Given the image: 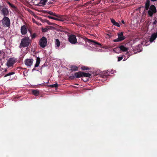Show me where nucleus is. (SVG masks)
<instances>
[{"label": "nucleus", "mask_w": 157, "mask_h": 157, "mask_svg": "<svg viewBox=\"0 0 157 157\" xmlns=\"http://www.w3.org/2000/svg\"><path fill=\"white\" fill-rule=\"evenodd\" d=\"M31 42L29 37H25L21 39L19 47L20 48L28 47L31 44Z\"/></svg>", "instance_id": "f257e3e1"}, {"label": "nucleus", "mask_w": 157, "mask_h": 157, "mask_svg": "<svg viewBox=\"0 0 157 157\" xmlns=\"http://www.w3.org/2000/svg\"><path fill=\"white\" fill-rule=\"evenodd\" d=\"M77 37L81 38L83 40H84L85 42H88L89 43H91L92 44L96 45V47L101 46V44L97 42L94 40L88 39L86 37L83 36L81 34H77Z\"/></svg>", "instance_id": "f03ea898"}, {"label": "nucleus", "mask_w": 157, "mask_h": 157, "mask_svg": "<svg viewBox=\"0 0 157 157\" xmlns=\"http://www.w3.org/2000/svg\"><path fill=\"white\" fill-rule=\"evenodd\" d=\"M68 41L72 44H75L77 43V39L76 36L73 34L68 35Z\"/></svg>", "instance_id": "7ed1b4c3"}, {"label": "nucleus", "mask_w": 157, "mask_h": 157, "mask_svg": "<svg viewBox=\"0 0 157 157\" xmlns=\"http://www.w3.org/2000/svg\"><path fill=\"white\" fill-rule=\"evenodd\" d=\"M2 23L3 26L9 27L10 25V20L8 17L4 16L2 20Z\"/></svg>", "instance_id": "20e7f679"}, {"label": "nucleus", "mask_w": 157, "mask_h": 157, "mask_svg": "<svg viewBox=\"0 0 157 157\" xmlns=\"http://www.w3.org/2000/svg\"><path fill=\"white\" fill-rule=\"evenodd\" d=\"M118 38L113 40L114 42H119L125 39V37L124 36L123 33L122 32H119L117 34Z\"/></svg>", "instance_id": "39448f33"}, {"label": "nucleus", "mask_w": 157, "mask_h": 157, "mask_svg": "<svg viewBox=\"0 0 157 157\" xmlns=\"http://www.w3.org/2000/svg\"><path fill=\"white\" fill-rule=\"evenodd\" d=\"M156 12V10L155 6L151 5L149 8V10L148 11V14L150 17H151Z\"/></svg>", "instance_id": "423d86ee"}, {"label": "nucleus", "mask_w": 157, "mask_h": 157, "mask_svg": "<svg viewBox=\"0 0 157 157\" xmlns=\"http://www.w3.org/2000/svg\"><path fill=\"white\" fill-rule=\"evenodd\" d=\"M47 39L44 36L42 37L40 40L39 44L42 48H44L47 45Z\"/></svg>", "instance_id": "0eeeda50"}, {"label": "nucleus", "mask_w": 157, "mask_h": 157, "mask_svg": "<svg viewBox=\"0 0 157 157\" xmlns=\"http://www.w3.org/2000/svg\"><path fill=\"white\" fill-rule=\"evenodd\" d=\"M16 61V59L12 58H10L7 60V65L8 67H10L13 66Z\"/></svg>", "instance_id": "6e6552de"}, {"label": "nucleus", "mask_w": 157, "mask_h": 157, "mask_svg": "<svg viewBox=\"0 0 157 157\" xmlns=\"http://www.w3.org/2000/svg\"><path fill=\"white\" fill-rule=\"evenodd\" d=\"M33 60V59H27L25 60V63L29 67L32 65Z\"/></svg>", "instance_id": "1a4fd4ad"}, {"label": "nucleus", "mask_w": 157, "mask_h": 157, "mask_svg": "<svg viewBox=\"0 0 157 157\" xmlns=\"http://www.w3.org/2000/svg\"><path fill=\"white\" fill-rule=\"evenodd\" d=\"M21 33L23 35H25L26 34L27 32V29L26 26L23 25L21 26Z\"/></svg>", "instance_id": "9d476101"}, {"label": "nucleus", "mask_w": 157, "mask_h": 157, "mask_svg": "<svg viewBox=\"0 0 157 157\" xmlns=\"http://www.w3.org/2000/svg\"><path fill=\"white\" fill-rule=\"evenodd\" d=\"M118 48H120L121 51L123 52H126L128 50V48H127L124 47V45H121L118 48H115L113 50L115 52L117 48L118 49Z\"/></svg>", "instance_id": "9b49d317"}, {"label": "nucleus", "mask_w": 157, "mask_h": 157, "mask_svg": "<svg viewBox=\"0 0 157 157\" xmlns=\"http://www.w3.org/2000/svg\"><path fill=\"white\" fill-rule=\"evenodd\" d=\"M1 12L3 15L5 16H8L9 14V12L8 9L6 7L2 8L1 10Z\"/></svg>", "instance_id": "f8f14e48"}, {"label": "nucleus", "mask_w": 157, "mask_h": 157, "mask_svg": "<svg viewBox=\"0 0 157 157\" xmlns=\"http://www.w3.org/2000/svg\"><path fill=\"white\" fill-rule=\"evenodd\" d=\"M82 74L83 72L81 71L75 73V78H80L82 77Z\"/></svg>", "instance_id": "ddd939ff"}, {"label": "nucleus", "mask_w": 157, "mask_h": 157, "mask_svg": "<svg viewBox=\"0 0 157 157\" xmlns=\"http://www.w3.org/2000/svg\"><path fill=\"white\" fill-rule=\"evenodd\" d=\"M157 34L155 33H154L152 35L150 39V41L151 42H152L157 37Z\"/></svg>", "instance_id": "4468645a"}, {"label": "nucleus", "mask_w": 157, "mask_h": 157, "mask_svg": "<svg viewBox=\"0 0 157 157\" xmlns=\"http://www.w3.org/2000/svg\"><path fill=\"white\" fill-rule=\"evenodd\" d=\"M47 0H40V2L37 4L39 6H41L45 5Z\"/></svg>", "instance_id": "2eb2a0df"}, {"label": "nucleus", "mask_w": 157, "mask_h": 157, "mask_svg": "<svg viewBox=\"0 0 157 157\" xmlns=\"http://www.w3.org/2000/svg\"><path fill=\"white\" fill-rule=\"evenodd\" d=\"M150 0H147L145 5V9L146 10H148L150 6Z\"/></svg>", "instance_id": "dca6fc26"}, {"label": "nucleus", "mask_w": 157, "mask_h": 157, "mask_svg": "<svg viewBox=\"0 0 157 157\" xmlns=\"http://www.w3.org/2000/svg\"><path fill=\"white\" fill-rule=\"evenodd\" d=\"M111 22L114 25L118 27H119L120 26V25L117 22H116L113 19H111Z\"/></svg>", "instance_id": "f3484780"}, {"label": "nucleus", "mask_w": 157, "mask_h": 157, "mask_svg": "<svg viewBox=\"0 0 157 157\" xmlns=\"http://www.w3.org/2000/svg\"><path fill=\"white\" fill-rule=\"evenodd\" d=\"M40 58L39 57H37L36 59V63L34 67H37L40 64Z\"/></svg>", "instance_id": "a211bd4d"}, {"label": "nucleus", "mask_w": 157, "mask_h": 157, "mask_svg": "<svg viewBox=\"0 0 157 157\" xmlns=\"http://www.w3.org/2000/svg\"><path fill=\"white\" fill-rule=\"evenodd\" d=\"M78 67L75 65H72L71 67V70L72 71H76L78 70Z\"/></svg>", "instance_id": "6ab92c4d"}, {"label": "nucleus", "mask_w": 157, "mask_h": 157, "mask_svg": "<svg viewBox=\"0 0 157 157\" xmlns=\"http://www.w3.org/2000/svg\"><path fill=\"white\" fill-rule=\"evenodd\" d=\"M55 44L56 47L58 48L60 46V42L59 39H56L55 40Z\"/></svg>", "instance_id": "aec40b11"}, {"label": "nucleus", "mask_w": 157, "mask_h": 157, "mask_svg": "<svg viewBox=\"0 0 157 157\" xmlns=\"http://www.w3.org/2000/svg\"><path fill=\"white\" fill-rule=\"evenodd\" d=\"M81 68L83 71L89 70L91 69V68L85 66H82Z\"/></svg>", "instance_id": "412c9836"}, {"label": "nucleus", "mask_w": 157, "mask_h": 157, "mask_svg": "<svg viewBox=\"0 0 157 157\" xmlns=\"http://www.w3.org/2000/svg\"><path fill=\"white\" fill-rule=\"evenodd\" d=\"M32 94L35 96H38L39 94V92L37 90H33L32 91Z\"/></svg>", "instance_id": "4be33fe9"}, {"label": "nucleus", "mask_w": 157, "mask_h": 157, "mask_svg": "<svg viewBox=\"0 0 157 157\" xmlns=\"http://www.w3.org/2000/svg\"><path fill=\"white\" fill-rule=\"evenodd\" d=\"M91 74H90L88 73H85L83 72L82 75L83 76L86 77H90L91 75Z\"/></svg>", "instance_id": "5701e85b"}, {"label": "nucleus", "mask_w": 157, "mask_h": 157, "mask_svg": "<svg viewBox=\"0 0 157 157\" xmlns=\"http://www.w3.org/2000/svg\"><path fill=\"white\" fill-rule=\"evenodd\" d=\"M110 73V72L109 71H104L102 72V74L103 75L107 76L109 75V74Z\"/></svg>", "instance_id": "b1692460"}, {"label": "nucleus", "mask_w": 157, "mask_h": 157, "mask_svg": "<svg viewBox=\"0 0 157 157\" xmlns=\"http://www.w3.org/2000/svg\"><path fill=\"white\" fill-rule=\"evenodd\" d=\"M50 27V26H46L44 28H42V32H46L49 29V28Z\"/></svg>", "instance_id": "393cba45"}, {"label": "nucleus", "mask_w": 157, "mask_h": 157, "mask_svg": "<svg viewBox=\"0 0 157 157\" xmlns=\"http://www.w3.org/2000/svg\"><path fill=\"white\" fill-rule=\"evenodd\" d=\"M49 14L50 15L55 16L58 18H59L60 17L59 16V15L56 14V13H53L51 11H50Z\"/></svg>", "instance_id": "a878e982"}, {"label": "nucleus", "mask_w": 157, "mask_h": 157, "mask_svg": "<svg viewBox=\"0 0 157 157\" xmlns=\"http://www.w3.org/2000/svg\"><path fill=\"white\" fill-rule=\"evenodd\" d=\"M49 14L50 15L55 16L58 18H59L60 17L59 16V15L56 14V13H53L51 11H50Z\"/></svg>", "instance_id": "bb28decb"}, {"label": "nucleus", "mask_w": 157, "mask_h": 157, "mask_svg": "<svg viewBox=\"0 0 157 157\" xmlns=\"http://www.w3.org/2000/svg\"><path fill=\"white\" fill-rule=\"evenodd\" d=\"M29 32L31 34V38L32 39H34L36 37V33H34L32 35L31 34V31L29 30Z\"/></svg>", "instance_id": "cd10ccee"}, {"label": "nucleus", "mask_w": 157, "mask_h": 157, "mask_svg": "<svg viewBox=\"0 0 157 157\" xmlns=\"http://www.w3.org/2000/svg\"><path fill=\"white\" fill-rule=\"evenodd\" d=\"M58 86V84L57 83L53 85H50L49 86L52 88L53 87H57Z\"/></svg>", "instance_id": "c85d7f7f"}, {"label": "nucleus", "mask_w": 157, "mask_h": 157, "mask_svg": "<svg viewBox=\"0 0 157 157\" xmlns=\"http://www.w3.org/2000/svg\"><path fill=\"white\" fill-rule=\"evenodd\" d=\"M14 74V73L13 72H10L8 74L5 75L4 77H6L11 75Z\"/></svg>", "instance_id": "c756f323"}, {"label": "nucleus", "mask_w": 157, "mask_h": 157, "mask_svg": "<svg viewBox=\"0 0 157 157\" xmlns=\"http://www.w3.org/2000/svg\"><path fill=\"white\" fill-rule=\"evenodd\" d=\"M7 3L9 5V6H10L12 8H13L14 9L16 8V7L13 4L11 3L10 2H8Z\"/></svg>", "instance_id": "7c9ffc66"}, {"label": "nucleus", "mask_w": 157, "mask_h": 157, "mask_svg": "<svg viewBox=\"0 0 157 157\" xmlns=\"http://www.w3.org/2000/svg\"><path fill=\"white\" fill-rule=\"evenodd\" d=\"M75 78V75H72L71 76L69 77V78L71 80L74 79Z\"/></svg>", "instance_id": "2f4dec72"}, {"label": "nucleus", "mask_w": 157, "mask_h": 157, "mask_svg": "<svg viewBox=\"0 0 157 157\" xmlns=\"http://www.w3.org/2000/svg\"><path fill=\"white\" fill-rule=\"evenodd\" d=\"M46 22H47L48 24L49 25H52L53 24V23L50 22L48 21L47 20H46Z\"/></svg>", "instance_id": "473e14b6"}, {"label": "nucleus", "mask_w": 157, "mask_h": 157, "mask_svg": "<svg viewBox=\"0 0 157 157\" xmlns=\"http://www.w3.org/2000/svg\"><path fill=\"white\" fill-rule=\"evenodd\" d=\"M123 56L118 57V60H117L118 61H120L121 60L123 59Z\"/></svg>", "instance_id": "72a5a7b5"}, {"label": "nucleus", "mask_w": 157, "mask_h": 157, "mask_svg": "<svg viewBox=\"0 0 157 157\" xmlns=\"http://www.w3.org/2000/svg\"><path fill=\"white\" fill-rule=\"evenodd\" d=\"M154 21L153 22L152 24L153 25H156L157 23V20H154Z\"/></svg>", "instance_id": "f704fd0d"}, {"label": "nucleus", "mask_w": 157, "mask_h": 157, "mask_svg": "<svg viewBox=\"0 0 157 157\" xmlns=\"http://www.w3.org/2000/svg\"><path fill=\"white\" fill-rule=\"evenodd\" d=\"M50 12V11H49L45 10V11H44V13H47L49 14Z\"/></svg>", "instance_id": "c9c22d12"}, {"label": "nucleus", "mask_w": 157, "mask_h": 157, "mask_svg": "<svg viewBox=\"0 0 157 157\" xmlns=\"http://www.w3.org/2000/svg\"><path fill=\"white\" fill-rule=\"evenodd\" d=\"M50 12V11H49L45 10V11H44V13H47L49 14Z\"/></svg>", "instance_id": "e433bc0d"}, {"label": "nucleus", "mask_w": 157, "mask_h": 157, "mask_svg": "<svg viewBox=\"0 0 157 157\" xmlns=\"http://www.w3.org/2000/svg\"><path fill=\"white\" fill-rule=\"evenodd\" d=\"M52 19L55 20H56V21H59V19L53 17H52Z\"/></svg>", "instance_id": "4c0bfd02"}, {"label": "nucleus", "mask_w": 157, "mask_h": 157, "mask_svg": "<svg viewBox=\"0 0 157 157\" xmlns=\"http://www.w3.org/2000/svg\"><path fill=\"white\" fill-rule=\"evenodd\" d=\"M154 20H157V15H156L155 16V17H154V18L153 19Z\"/></svg>", "instance_id": "58836bf2"}, {"label": "nucleus", "mask_w": 157, "mask_h": 157, "mask_svg": "<svg viewBox=\"0 0 157 157\" xmlns=\"http://www.w3.org/2000/svg\"><path fill=\"white\" fill-rule=\"evenodd\" d=\"M53 3V2H49L47 3V4L48 5H50L51 4Z\"/></svg>", "instance_id": "ea45409f"}, {"label": "nucleus", "mask_w": 157, "mask_h": 157, "mask_svg": "<svg viewBox=\"0 0 157 157\" xmlns=\"http://www.w3.org/2000/svg\"><path fill=\"white\" fill-rule=\"evenodd\" d=\"M33 22L36 23V24H38L37 22H36L34 19H33Z\"/></svg>", "instance_id": "a19ab883"}, {"label": "nucleus", "mask_w": 157, "mask_h": 157, "mask_svg": "<svg viewBox=\"0 0 157 157\" xmlns=\"http://www.w3.org/2000/svg\"><path fill=\"white\" fill-rule=\"evenodd\" d=\"M47 17H48V18H49V19H52V17L50 16H48Z\"/></svg>", "instance_id": "79ce46f5"}, {"label": "nucleus", "mask_w": 157, "mask_h": 157, "mask_svg": "<svg viewBox=\"0 0 157 157\" xmlns=\"http://www.w3.org/2000/svg\"><path fill=\"white\" fill-rule=\"evenodd\" d=\"M121 22H122V23L123 24H124V20H122V21H121Z\"/></svg>", "instance_id": "37998d69"}, {"label": "nucleus", "mask_w": 157, "mask_h": 157, "mask_svg": "<svg viewBox=\"0 0 157 157\" xmlns=\"http://www.w3.org/2000/svg\"><path fill=\"white\" fill-rule=\"evenodd\" d=\"M151 1L154 2L156 1L157 0H151Z\"/></svg>", "instance_id": "c03bdc74"}, {"label": "nucleus", "mask_w": 157, "mask_h": 157, "mask_svg": "<svg viewBox=\"0 0 157 157\" xmlns=\"http://www.w3.org/2000/svg\"><path fill=\"white\" fill-rule=\"evenodd\" d=\"M36 70L35 69V68H34L33 70H32V71H33L34 70Z\"/></svg>", "instance_id": "a18cd8bd"}, {"label": "nucleus", "mask_w": 157, "mask_h": 157, "mask_svg": "<svg viewBox=\"0 0 157 157\" xmlns=\"http://www.w3.org/2000/svg\"><path fill=\"white\" fill-rule=\"evenodd\" d=\"M94 0H92V1H94Z\"/></svg>", "instance_id": "49530a36"}, {"label": "nucleus", "mask_w": 157, "mask_h": 157, "mask_svg": "<svg viewBox=\"0 0 157 157\" xmlns=\"http://www.w3.org/2000/svg\"><path fill=\"white\" fill-rule=\"evenodd\" d=\"M1 7V6H0Z\"/></svg>", "instance_id": "de8ad7c7"}]
</instances>
